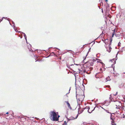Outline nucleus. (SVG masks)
Masks as SVG:
<instances>
[{"mask_svg": "<svg viewBox=\"0 0 125 125\" xmlns=\"http://www.w3.org/2000/svg\"><path fill=\"white\" fill-rule=\"evenodd\" d=\"M70 88H71L70 87V89H69V92L68 93H70ZM68 94V93H67V94Z\"/></svg>", "mask_w": 125, "mask_h": 125, "instance_id": "nucleus-34", "label": "nucleus"}, {"mask_svg": "<svg viewBox=\"0 0 125 125\" xmlns=\"http://www.w3.org/2000/svg\"><path fill=\"white\" fill-rule=\"evenodd\" d=\"M54 55H55V54L53 52H52L50 53V55H49L48 56L49 57L50 56H53Z\"/></svg>", "mask_w": 125, "mask_h": 125, "instance_id": "nucleus-14", "label": "nucleus"}, {"mask_svg": "<svg viewBox=\"0 0 125 125\" xmlns=\"http://www.w3.org/2000/svg\"><path fill=\"white\" fill-rule=\"evenodd\" d=\"M2 20H1H1H0V22H1V21H2Z\"/></svg>", "mask_w": 125, "mask_h": 125, "instance_id": "nucleus-42", "label": "nucleus"}, {"mask_svg": "<svg viewBox=\"0 0 125 125\" xmlns=\"http://www.w3.org/2000/svg\"><path fill=\"white\" fill-rule=\"evenodd\" d=\"M91 48H90L88 50V52H87V54H86V56H85V58L84 59V60H83V61L85 60V59L86 56H87V55H88V54L89 52L90 51H91Z\"/></svg>", "mask_w": 125, "mask_h": 125, "instance_id": "nucleus-13", "label": "nucleus"}, {"mask_svg": "<svg viewBox=\"0 0 125 125\" xmlns=\"http://www.w3.org/2000/svg\"><path fill=\"white\" fill-rule=\"evenodd\" d=\"M101 107L104 110V108H103L101 106Z\"/></svg>", "mask_w": 125, "mask_h": 125, "instance_id": "nucleus-40", "label": "nucleus"}, {"mask_svg": "<svg viewBox=\"0 0 125 125\" xmlns=\"http://www.w3.org/2000/svg\"><path fill=\"white\" fill-rule=\"evenodd\" d=\"M123 98L124 99V100H123V101L124 102H125V97H123Z\"/></svg>", "mask_w": 125, "mask_h": 125, "instance_id": "nucleus-23", "label": "nucleus"}, {"mask_svg": "<svg viewBox=\"0 0 125 125\" xmlns=\"http://www.w3.org/2000/svg\"><path fill=\"white\" fill-rule=\"evenodd\" d=\"M96 59L97 60V62H100L103 65V66H104L103 65H104V64L102 62H101V60L98 59Z\"/></svg>", "mask_w": 125, "mask_h": 125, "instance_id": "nucleus-11", "label": "nucleus"}, {"mask_svg": "<svg viewBox=\"0 0 125 125\" xmlns=\"http://www.w3.org/2000/svg\"><path fill=\"white\" fill-rule=\"evenodd\" d=\"M14 29L15 30V31H16V32H17V30L15 29V28H14Z\"/></svg>", "mask_w": 125, "mask_h": 125, "instance_id": "nucleus-29", "label": "nucleus"}, {"mask_svg": "<svg viewBox=\"0 0 125 125\" xmlns=\"http://www.w3.org/2000/svg\"><path fill=\"white\" fill-rule=\"evenodd\" d=\"M114 104L116 106L115 107L116 108L120 109L121 108H122V109L123 110L124 108L122 107V104L121 102L120 101H114Z\"/></svg>", "mask_w": 125, "mask_h": 125, "instance_id": "nucleus-3", "label": "nucleus"}, {"mask_svg": "<svg viewBox=\"0 0 125 125\" xmlns=\"http://www.w3.org/2000/svg\"><path fill=\"white\" fill-rule=\"evenodd\" d=\"M67 123L66 121L64 122V124H65V125H66L67 124Z\"/></svg>", "mask_w": 125, "mask_h": 125, "instance_id": "nucleus-25", "label": "nucleus"}, {"mask_svg": "<svg viewBox=\"0 0 125 125\" xmlns=\"http://www.w3.org/2000/svg\"><path fill=\"white\" fill-rule=\"evenodd\" d=\"M95 60L94 59H93L91 61H89V63L90 65L92 66L93 65L94 62L95 61Z\"/></svg>", "mask_w": 125, "mask_h": 125, "instance_id": "nucleus-6", "label": "nucleus"}, {"mask_svg": "<svg viewBox=\"0 0 125 125\" xmlns=\"http://www.w3.org/2000/svg\"><path fill=\"white\" fill-rule=\"evenodd\" d=\"M110 44H111V42L112 41V38H110Z\"/></svg>", "mask_w": 125, "mask_h": 125, "instance_id": "nucleus-19", "label": "nucleus"}, {"mask_svg": "<svg viewBox=\"0 0 125 125\" xmlns=\"http://www.w3.org/2000/svg\"><path fill=\"white\" fill-rule=\"evenodd\" d=\"M83 95L78 94H77V91L76 92V97L77 99V101H79L80 102H82L85 96L84 95L83 93Z\"/></svg>", "mask_w": 125, "mask_h": 125, "instance_id": "nucleus-2", "label": "nucleus"}, {"mask_svg": "<svg viewBox=\"0 0 125 125\" xmlns=\"http://www.w3.org/2000/svg\"><path fill=\"white\" fill-rule=\"evenodd\" d=\"M109 48H107V51H108L109 52H110L112 48L111 47V46H110V45H109Z\"/></svg>", "mask_w": 125, "mask_h": 125, "instance_id": "nucleus-9", "label": "nucleus"}, {"mask_svg": "<svg viewBox=\"0 0 125 125\" xmlns=\"http://www.w3.org/2000/svg\"><path fill=\"white\" fill-rule=\"evenodd\" d=\"M107 40V41L108 40L106 39V40H105V41H106H106Z\"/></svg>", "mask_w": 125, "mask_h": 125, "instance_id": "nucleus-45", "label": "nucleus"}, {"mask_svg": "<svg viewBox=\"0 0 125 125\" xmlns=\"http://www.w3.org/2000/svg\"><path fill=\"white\" fill-rule=\"evenodd\" d=\"M104 110L107 113H110L109 112V111L108 110H106V109H104Z\"/></svg>", "mask_w": 125, "mask_h": 125, "instance_id": "nucleus-18", "label": "nucleus"}, {"mask_svg": "<svg viewBox=\"0 0 125 125\" xmlns=\"http://www.w3.org/2000/svg\"><path fill=\"white\" fill-rule=\"evenodd\" d=\"M17 32H18L19 33H20V32H21L20 31H18L17 30Z\"/></svg>", "mask_w": 125, "mask_h": 125, "instance_id": "nucleus-32", "label": "nucleus"}, {"mask_svg": "<svg viewBox=\"0 0 125 125\" xmlns=\"http://www.w3.org/2000/svg\"><path fill=\"white\" fill-rule=\"evenodd\" d=\"M73 65V64H72V65H70V66H72V65Z\"/></svg>", "mask_w": 125, "mask_h": 125, "instance_id": "nucleus-43", "label": "nucleus"}, {"mask_svg": "<svg viewBox=\"0 0 125 125\" xmlns=\"http://www.w3.org/2000/svg\"><path fill=\"white\" fill-rule=\"evenodd\" d=\"M78 69V70H79V71H80V69Z\"/></svg>", "mask_w": 125, "mask_h": 125, "instance_id": "nucleus-41", "label": "nucleus"}, {"mask_svg": "<svg viewBox=\"0 0 125 125\" xmlns=\"http://www.w3.org/2000/svg\"><path fill=\"white\" fill-rule=\"evenodd\" d=\"M77 101L78 104L77 106V107H78V113H79V111L80 110V109H81V107H80V105L82 103V102H79V101Z\"/></svg>", "mask_w": 125, "mask_h": 125, "instance_id": "nucleus-4", "label": "nucleus"}, {"mask_svg": "<svg viewBox=\"0 0 125 125\" xmlns=\"http://www.w3.org/2000/svg\"><path fill=\"white\" fill-rule=\"evenodd\" d=\"M10 23V24L11 25V24Z\"/></svg>", "mask_w": 125, "mask_h": 125, "instance_id": "nucleus-54", "label": "nucleus"}, {"mask_svg": "<svg viewBox=\"0 0 125 125\" xmlns=\"http://www.w3.org/2000/svg\"><path fill=\"white\" fill-rule=\"evenodd\" d=\"M28 48L29 49L30 51L33 52L35 51V50H32L31 48V45L30 44H29V46H28Z\"/></svg>", "mask_w": 125, "mask_h": 125, "instance_id": "nucleus-7", "label": "nucleus"}, {"mask_svg": "<svg viewBox=\"0 0 125 125\" xmlns=\"http://www.w3.org/2000/svg\"><path fill=\"white\" fill-rule=\"evenodd\" d=\"M85 72V70H84L83 71V72H84H84Z\"/></svg>", "mask_w": 125, "mask_h": 125, "instance_id": "nucleus-38", "label": "nucleus"}, {"mask_svg": "<svg viewBox=\"0 0 125 125\" xmlns=\"http://www.w3.org/2000/svg\"><path fill=\"white\" fill-rule=\"evenodd\" d=\"M116 113L117 114H119V113H118L117 111H116Z\"/></svg>", "mask_w": 125, "mask_h": 125, "instance_id": "nucleus-27", "label": "nucleus"}, {"mask_svg": "<svg viewBox=\"0 0 125 125\" xmlns=\"http://www.w3.org/2000/svg\"><path fill=\"white\" fill-rule=\"evenodd\" d=\"M38 61V60H37L36 61H35V62H36V61Z\"/></svg>", "mask_w": 125, "mask_h": 125, "instance_id": "nucleus-50", "label": "nucleus"}, {"mask_svg": "<svg viewBox=\"0 0 125 125\" xmlns=\"http://www.w3.org/2000/svg\"><path fill=\"white\" fill-rule=\"evenodd\" d=\"M123 85H124V84H121V86H119V87L121 88V87H123Z\"/></svg>", "mask_w": 125, "mask_h": 125, "instance_id": "nucleus-22", "label": "nucleus"}, {"mask_svg": "<svg viewBox=\"0 0 125 125\" xmlns=\"http://www.w3.org/2000/svg\"><path fill=\"white\" fill-rule=\"evenodd\" d=\"M9 114L8 112H7L6 113V114Z\"/></svg>", "mask_w": 125, "mask_h": 125, "instance_id": "nucleus-36", "label": "nucleus"}, {"mask_svg": "<svg viewBox=\"0 0 125 125\" xmlns=\"http://www.w3.org/2000/svg\"><path fill=\"white\" fill-rule=\"evenodd\" d=\"M79 73H80V72H79Z\"/></svg>", "mask_w": 125, "mask_h": 125, "instance_id": "nucleus-53", "label": "nucleus"}, {"mask_svg": "<svg viewBox=\"0 0 125 125\" xmlns=\"http://www.w3.org/2000/svg\"><path fill=\"white\" fill-rule=\"evenodd\" d=\"M56 113L57 114V115H58V113L57 112Z\"/></svg>", "mask_w": 125, "mask_h": 125, "instance_id": "nucleus-44", "label": "nucleus"}, {"mask_svg": "<svg viewBox=\"0 0 125 125\" xmlns=\"http://www.w3.org/2000/svg\"><path fill=\"white\" fill-rule=\"evenodd\" d=\"M95 77H96V78H97V76H96V75H95Z\"/></svg>", "mask_w": 125, "mask_h": 125, "instance_id": "nucleus-47", "label": "nucleus"}, {"mask_svg": "<svg viewBox=\"0 0 125 125\" xmlns=\"http://www.w3.org/2000/svg\"><path fill=\"white\" fill-rule=\"evenodd\" d=\"M60 117V116H59V115H58V117H57V118H59V117Z\"/></svg>", "mask_w": 125, "mask_h": 125, "instance_id": "nucleus-37", "label": "nucleus"}, {"mask_svg": "<svg viewBox=\"0 0 125 125\" xmlns=\"http://www.w3.org/2000/svg\"><path fill=\"white\" fill-rule=\"evenodd\" d=\"M114 33H113V34H112V37H113V36H114Z\"/></svg>", "mask_w": 125, "mask_h": 125, "instance_id": "nucleus-30", "label": "nucleus"}, {"mask_svg": "<svg viewBox=\"0 0 125 125\" xmlns=\"http://www.w3.org/2000/svg\"><path fill=\"white\" fill-rule=\"evenodd\" d=\"M121 44V43L120 42H119L118 44V46H120Z\"/></svg>", "mask_w": 125, "mask_h": 125, "instance_id": "nucleus-24", "label": "nucleus"}, {"mask_svg": "<svg viewBox=\"0 0 125 125\" xmlns=\"http://www.w3.org/2000/svg\"><path fill=\"white\" fill-rule=\"evenodd\" d=\"M22 33H23V36L25 37V39L26 40V41H27V37L26 36V35L23 32H22Z\"/></svg>", "mask_w": 125, "mask_h": 125, "instance_id": "nucleus-15", "label": "nucleus"}, {"mask_svg": "<svg viewBox=\"0 0 125 125\" xmlns=\"http://www.w3.org/2000/svg\"><path fill=\"white\" fill-rule=\"evenodd\" d=\"M26 42H27V43H28V42H27V41H26Z\"/></svg>", "mask_w": 125, "mask_h": 125, "instance_id": "nucleus-49", "label": "nucleus"}, {"mask_svg": "<svg viewBox=\"0 0 125 125\" xmlns=\"http://www.w3.org/2000/svg\"><path fill=\"white\" fill-rule=\"evenodd\" d=\"M102 70V69L101 68H100V71H101Z\"/></svg>", "mask_w": 125, "mask_h": 125, "instance_id": "nucleus-39", "label": "nucleus"}, {"mask_svg": "<svg viewBox=\"0 0 125 125\" xmlns=\"http://www.w3.org/2000/svg\"><path fill=\"white\" fill-rule=\"evenodd\" d=\"M35 56H36V55H35ZM36 57H37V56H36Z\"/></svg>", "mask_w": 125, "mask_h": 125, "instance_id": "nucleus-51", "label": "nucleus"}, {"mask_svg": "<svg viewBox=\"0 0 125 125\" xmlns=\"http://www.w3.org/2000/svg\"><path fill=\"white\" fill-rule=\"evenodd\" d=\"M125 47H123L121 51L123 52V51H125Z\"/></svg>", "mask_w": 125, "mask_h": 125, "instance_id": "nucleus-17", "label": "nucleus"}, {"mask_svg": "<svg viewBox=\"0 0 125 125\" xmlns=\"http://www.w3.org/2000/svg\"><path fill=\"white\" fill-rule=\"evenodd\" d=\"M117 92L115 94V95L114 94V95H116L117 94Z\"/></svg>", "mask_w": 125, "mask_h": 125, "instance_id": "nucleus-31", "label": "nucleus"}, {"mask_svg": "<svg viewBox=\"0 0 125 125\" xmlns=\"http://www.w3.org/2000/svg\"><path fill=\"white\" fill-rule=\"evenodd\" d=\"M111 118H110V119L111 120H112V121H111V124H112V125H116V124L114 122V121H113V119H112V117H111V116H112V115L111 114Z\"/></svg>", "mask_w": 125, "mask_h": 125, "instance_id": "nucleus-10", "label": "nucleus"}, {"mask_svg": "<svg viewBox=\"0 0 125 125\" xmlns=\"http://www.w3.org/2000/svg\"><path fill=\"white\" fill-rule=\"evenodd\" d=\"M67 119H68V120H70V119H69L68 118H67Z\"/></svg>", "mask_w": 125, "mask_h": 125, "instance_id": "nucleus-35", "label": "nucleus"}, {"mask_svg": "<svg viewBox=\"0 0 125 125\" xmlns=\"http://www.w3.org/2000/svg\"><path fill=\"white\" fill-rule=\"evenodd\" d=\"M111 80L110 77L108 76L106 78V82H107L108 81H110Z\"/></svg>", "mask_w": 125, "mask_h": 125, "instance_id": "nucleus-12", "label": "nucleus"}, {"mask_svg": "<svg viewBox=\"0 0 125 125\" xmlns=\"http://www.w3.org/2000/svg\"><path fill=\"white\" fill-rule=\"evenodd\" d=\"M119 52H118L116 54L115 60H117V55Z\"/></svg>", "mask_w": 125, "mask_h": 125, "instance_id": "nucleus-21", "label": "nucleus"}, {"mask_svg": "<svg viewBox=\"0 0 125 125\" xmlns=\"http://www.w3.org/2000/svg\"><path fill=\"white\" fill-rule=\"evenodd\" d=\"M110 87L109 86H108V87Z\"/></svg>", "mask_w": 125, "mask_h": 125, "instance_id": "nucleus-48", "label": "nucleus"}, {"mask_svg": "<svg viewBox=\"0 0 125 125\" xmlns=\"http://www.w3.org/2000/svg\"><path fill=\"white\" fill-rule=\"evenodd\" d=\"M74 65H79V64H74Z\"/></svg>", "mask_w": 125, "mask_h": 125, "instance_id": "nucleus-33", "label": "nucleus"}, {"mask_svg": "<svg viewBox=\"0 0 125 125\" xmlns=\"http://www.w3.org/2000/svg\"><path fill=\"white\" fill-rule=\"evenodd\" d=\"M65 102L67 103L68 105V107L70 109H72V108L70 106V104L69 103L68 101H65Z\"/></svg>", "mask_w": 125, "mask_h": 125, "instance_id": "nucleus-8", "label": "nucleus"}, {"mask_svg": "<svg viewBox=\"0 0 125 125\" xmlns=\"http://www.w3.org/2000/svg\"><path fill=\"white\" fill-rule=\"evenodd\" d=\"M12 23L14 24V27H15V26L14 25V23L12 21Z\"/></svg>", "mask_w": 125, "mask_h": 125, "instance_id": "nucleus-26", "label": "nucleus"}, {"mask_svg": "<svg viewBox=\"0 0 125 125\" xmlns=\"http://www.w3.org/2000/svg\"><path fill=\"white\" fill-rule=\"evenodd\" d=\"M50 119L53 121H58V118L57 117V114L54 111H51L50 112Z\"/></svg>", "mask_w": 125, "mask_h": 125, "instance_id": "nucleus-1", "label": "nucleus"}, {"mask_svg": "<svg viewBox=\"0 0 125 125\" xmlns=\"http://www.w3.org/2000/svg\"><path fill=\"white\" fill-rule=\"evenodd\" d=\"M95 107H95L94 108V109L93 110H92V111H91V112H89V109H88V112L89 113H91L94 110V109H95Z\"/></svg>", "mask_w": 125, "mask_h": 125, "instance_id": "nucleus-16", "label": "nucleus"}, {"mask_svg": "<svg viewBox=\"0 0 125 125\" xmlns=\"http://www.w3.org/2000/svg\"><path fill=\"white\" fill-rule=\"evenodd\" d=\"M112 61V62H113V61H114V64H115V63H116V61H115V60H114V59H113Z\"/></svg>", "mask_w": 125, "mask_h": 125, "instance_id": "nucleus-20", "label": "nucleus"}, {"mask_svg": "<svg viewBox=\"0 0 125 125\" xmlns=\"http://www.w3.org/2000/svg\"><path fill=\"white\" fill-rule=\"evenodd\" d=\"M34 57H35V56L34 55Z\"/></svg>", "mask_w": 125, "mask_h": 125, "instance_id": "nucleus-52", "label": "nucleus"}, {"mask_svg": "<svg viewBox=\"0 0 125 125\" xmlns=\"http://www.w3.org/2000/svg\"><path fill=\"white\" fill-rule=\"evenodd\" d=\"M87 108H88L89 109H90L89 108V107H88L87 108V107H86L85 108H83V109L82 110V111H80V110L79 111V113H78V114L76 116V117L75 118H77L78 116V115L79 114H80L81 113H82L83 112V110H84V109H87Z\"/></svg>", "mask_w": 125, "mask_h": 125, "instance_id": "nucleus-5", "label": "nucleus"}, {"mask_svg": "<svg viewBox=\"0 0 125 125\" xmlns=\"http://www.w3.org/2000/svg\"><path fill=\"white\" fill-rule=\"evenodd\" d=\"M92 69H93V68H91H91H90V70H92Z\"/></svg>", "mask_w": 125, "mask_h": 125, "instance_id": "nucleus-28", "label": "nucleus"}, {"mask_svg": "<svg viewBox=\"0 0 125 125\" xmlns=\"http://www.w3.org/2000/svg\"><path fill=\"white\" fill-rule=\"evenodd\" d=\"M62 125H65V124H63Z\"/></svg>", "mask_w": 125, "mask_h": 125, "instance_id": "nucleus-46", "label": "nucleus"}]
</instances>
